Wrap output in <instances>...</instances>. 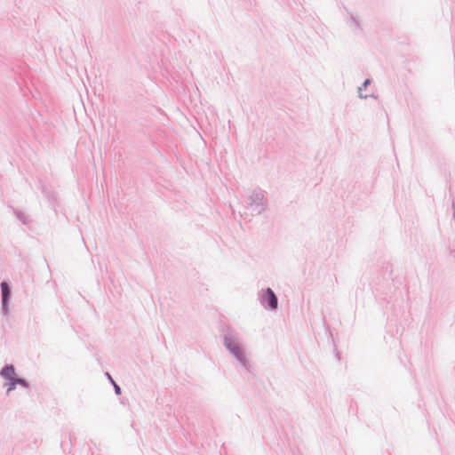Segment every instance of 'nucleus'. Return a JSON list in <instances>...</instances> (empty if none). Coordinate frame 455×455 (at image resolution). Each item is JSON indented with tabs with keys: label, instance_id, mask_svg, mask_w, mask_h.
I'll return each mask as SVG.
<instances>
[{
	"label": "nucleus",
	"instance_id": "nucleus-1",
	"mask_svg": "<svg viewBox=\"0 0 455 455\" xmlns=\"http://www.w3.org/2000/svg\"><path fill=\"white\" fill-rule=\"evenodd\" d=\"M263 302L267 303L271 309L277 307V298L270 288L266 290L263 295Z\"/></svg>",
	"mask_w": 455,
	"mask_h": 455
},
{
	"label": "nucleus",
	"instance_id": "nucleus-2",
	"mask_svg": "<svg viewBox=\"0 0 455 455\" xmlns=\"http://www.w3.org/2000/svg\"><path fill=\"white\" fill-rule=\"evenodd\" d=\"M1 288H2V295H3V305L5 307L7 298L10 294V289H9L8 284L5 282H3L1 283Z\"/></svg>",
	"mask_w": 455,
	"mask_h": 455
},
{
	"label": "nucleus",
	"instance_id": "nucleus-3",
	"mask_svg": "<svg viewBox=\"0 0 455 455\" xmlns=\"http://www.w3.org/2000/svg\"><path fill=\"white\" fill-rule=\"evenodd\" d=\"M1 374L4 378L12 379L14 375V368L12 366H6L2 370Z\"/></svg>",
	"mask_w": 455,
	"mask_h": 455
},
{
	"label": "nucleus",
	"instance_id": "nucleus-4",
	"mask_svg": "<svg viewBox=\"0 0 455 455\" xmlns=\"http://www.w3.org/2000/svg\"><path fill=\"white\" fill-rule=\"evenodd\" d=\"M16 382H21V380H20V379H13L12 382L11 387L8 388V392H10L11 390H12L14 388Z\"/></svg>",
	"mask_w": 455,
	"mask_h": 455
},
{
	"label": "nucleus",
	"instance_id": "nucleus-5",
	"mask_svg": "<svg viewBox=\"0 0 455 455\" xmlns=\"http://www.w3.org/2000/svg\"><path fill=\"white\" fill-rule=\"evenodd\" d=\"M115 388H116V393L119 394L120 393V387L118 386L115 385Z\"/></svg>",
	"mask_w": 455,
	"mask_h": 455
},
{
	"label": "nucleus",
	"instance_id": "nucleus-6",
	"mask_svg": "<svg viewBox=\"0 0 455 455\" xmlns=\"http://www.w3.org/2000/svg\"><path fill=\"white\" fill-rule=\"evenodd\" d=\"M368 84H369V80H365V82L363 83V87H366Z\"/></svg>",
	"mask_w": 455,
	"mask_h": 455
}]
</instances>
